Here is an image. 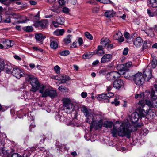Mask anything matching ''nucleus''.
<instances>
[{
    "label": "nucleus",
    "mask_w": 157,
    "mask_h": 157,
    "mask_svg": "<svg viewBox=\"0 0 157 157\" xmlns=\"http://www.w3.org/2000/svg\"><path fill=\"white\" fill-rule=\"evenodd\" d=\"M50 46L51 48L53 49H56L58 46V43L56 41L52 39L50 40Z\"/></svg>",
    "instance_id": "nucleus-26"
},
{
    "label": "nucleus",
    "mask_w": 157,
    "mask_h": 157,
    "mask_svg": "<svg viewBox=\"0 0 157 157\" xmlns=\"http://www.w3.org/2000/svg\"><path fill=\"white\" fill-rule=\"evenodd\" d=\"M56 21L60 25H63L64 24V19L62 17L58 16L56 17Z\"/></svg>",
    "instance_id": "nucleus-34"
},
{
    "label": "nucleus",
    "mask_w": 157,
    "mask_h": 157,
    "mask_svg": "<svg viewBox=\"0 0 157 157\" xmlns=\"http://www.w3.org/2000/svg\"><path fill=\"white\" fill-rule=\"evenodd\" d=\"M70 54V52L69 50H66L60 52V54L61 56H65L68 55Z\"/></svg>",
    "instance_id": "nucleus-45"
},
{
    "label": "nucleus",
    "mask_w": 157,
    "mask_h": 157,
    "mask_svg": "<svg viewBox=\"0 0 157 157\" xmlns=\"http://www.w3.org/2000/svg\"><path fill=\"white\" fill-rule=\"evenodd\" d=\"M142 75L144 78V81H148L152 77L151 70L149 66H148L145 71L143 72Z\"/></svg>",
    "instance_id": "nucleus-10"
},
{
    "label": "nucleus",
    "mask_w": 157,
    "mask_h": 157,
    "mask_svg": "<svg viewBox=\"0 0 157 157\" xmlns=\"http://www.w3.org/2000/svg\"><path fill=\"white\" fill-rule=\"evenodd\" d=\"M42 97L44 98L48 96L50 97L51 98H55L57 96V93L56 90L46 89L43 91L41 93Z\"/></svg>",
    "instance_id": "nucleus-6"
},
{
    "label": "nucleus",
    "mask_w": 157,
    "mask_h": 157,
    "mask_svg": "<svg viewBox=\"0 0 157 157\" xmlns=\"http://www.w3.org/2000/svg\"><path fill=\"white\" fill-rule=\"evenodd\" d=\"M120 74L117 71H111L108 73L106 75V79L109 81H112L120 77Z\"/></svg>",
    "instance_id": "nucleus-8"
},
{
    "label": "nucleus",
    "mask_w": 157,
    "mask_h": 157,
    "mask_svg": "<svg viewBox=\"0 0 157 157\" xmlns=\"http://www.w3.org/2000/svg\"><path fill=\"white\" fill-rule=\"evenodd\" d=\"M150 46V42L145 41L143 43V48L144 49H147Z\"/></svg>",
    "instance_id": "nucleus-44"
},
{
    "label": "nucleus",
    "mask_w": 157,
    "mask_h": 157,
    "mask_svg": "<svg viewBox=\"0 0 157 157\" xmlns=\"http://www.w3.org/2000/svg\"><path fill=\"white\" fill-rule=\"evenodd\" d=\"M81 111L84 113L86 118V121L88 123H91L93 121V118L95 114L92 113L90 109L86 107H83L82 108Z\"/></svg>",
    "instance_id": "nucleus-5"
},
{
    "label": "nucleus",
    "mask_w": 157,
    "mask_h": 157,
    "mask_svg": "<svg viewBox=\"0 0 157 157\" xmlns=\"http://www.w3.org/2000/svg\"><path fill=\"white\" fill-rule=\"evenodd\" d=\"M143 42V40L140 37H138L136 38L133 41V44L136 47H140Z\"/></svg>",
    "instance_id": "nucleus-19"
},
{
    "label": "nucleus",
    "mask_w": 157,
    "mask_h": 157,
    "mask_svg": "<svg viewBox=\"0 0 157 157\" xmlns=\"http://www.w3.org/2000/svg\"><path fill=\"white\" fill-rule=\"evenodd\" d=\"M12 74L13 76L18 78H21L24 75L23 70L18 68H14Z\"/></svg>",
    "instance_id": "nucleus-12"
},
{
    "label": "nucleus",
    "mask_w": 157,
    "mask_h": 157,
    "mask_svg": "<svg viewBox=\"0 0 157 157\" xmlns=\"http://www.w3.org/2000/svg\"><path fill=\"white\" fill-rule=\"evenodd\" d=\"M78 121L76 118L74 119L72 121H70L69 123H66L67 125H71L73 126H78Z\"/></svg>",
    "instance_id": "nucleus-33"
},
{
    "label": "nucleus",
    "mask_w": 157,
    "mask_h": 157,
    "mask_svg": "<svg viewBox=\"0 0 157 157\" xmlns=\"http://www.w3.org/2000/svg\"><path fill=\"white\" fill-rule=\"evenodd\" d=\"M121 124L118 129L116 126H114L113 128L111 130V133L113 137H116L118 135L121 137L125 136L129 138L132 132L136 131L138 128L143 125L142 124L139 123L134 125V128H133V126L131 125L129 122H121Z\"/></svg>",
    "instance_id": "nucleus-1"
},
{
    "label": "nucleus",
    "mask_w": 157,
    "mask_h": 157,
    "mask_svg": "<svg viewBox=\"0 0 157 157\" xmlns=\"http://www.w3.org/2000/svg\"><path fill=\"white\" fill-rule=\"evenodd\" d=\"M86 37L88 39L92 40L93 39V36L91 34L88 32H86L85 33Z\"/></svg>",
    "instance_id": "nucleus-49"
},
{
    "label": "nucleus",
    "mask_w": 157,
    "mask_h": 157,
    "mask_svg": "<svg viewBox=\"0 0 157 157\" xmlns=\"http://www.w3.org/2000/svg\"><path fill=\"white\" fill-rule=\"evenodd\" d=\"M23 30L26 32L30 33L33 31V28L31 26H27L23 28Z\"/></svg>",
    "instance_id": "nucleus-39"
},
{
    "label": "nucleus",
    "mask_w": 157,
    "mask_h": 157,
    "mask_svg": "<svg viewBox=\"0 0 157 157\" xmlns=\"http://www.w3.org/2000/svg\"><path fill=\"white\" fill-rule=\"evenodd\" d=\"M64 30L63 29L57 30L54 32V34L56 36L62 35L64 33Z\"/></svg>",
    "instance_id": "nucleus-35"
},
{
    "label": "nucleus",
    "mask_w": 157,
    "mask_h": 157,
    "mask_svg": "<svg viewBox=\"0 0 157 157\" xmlns=\"http://www.w3.org/2000/svg\"><path fill=\"white\" fill-rule=\"evenodd\" d=\"M114 38L115 40H117L120 42L124 41V38L123 37V35L120 31L117 32L114 36Z\"/></svg>",
    "instance_id": "nucleus-17"
},
{
    "label": "nucleus",
    "mask_w": 157,
    "mask_h": 157,
    "mask_svg": "<svg viewBox=\"0 0 157 157\" xmlns=\"http://www.w3.org/2000/svg\"><path fill=\"white\" fill-rule=\"evenodd\" d=\"M157 65V62L156 60L155 59H154L151 62V66L153 68L156 67Z\"/></svg>",
    "instance_id": "nucleus-48"
},
{
    "label": "nucleus",
    "mask_w": 157,
    "mask_h": 157,
    "mask_svg": "<svg viewBox=\"0 0 157 157\" xmlns=\"http://www.w3.org/2000/svg\"><path fill=\"white\" fill-rule=\"evenodd\" d=\"M55 118L57 121L61 122H65L67 120V119L63 115H60L57 112L56 113Z\"/></svg>",
    "instance_id": "nucleus-18"
},
{
    "label": "nucleus",
    "mask_w": 157,
    "mask_h": 157,
    "mask_svg": "<svg viewBox=\"0 0 157 157\" xmlns=\"http://www.w3.org/2000/svg\"><path fill=\"white\" fill-rule=\"evenodd\" d=\"M0 2L7 6L9 5V1L8 0H0Z\"/></svg>",
    "instance_id": "nucleus-62"
},
{
    "label": "nucleus",
    "mask_w": 157,
    "mask_h": 157,
    "mask_svg": "<svg viewBox=\"0 0 157 157\" xmlns=\"http://www.w3.org/2000/svg\"><path fill=\"white\" fill-rule=\"evenodd\" d=\"M104 47L106 48L108 51H110L113 48V44H105Z\"/></svg>",
    "instance_id": "nucleus-46"
},
{
    "label": "nucleus",
    "mask_w": 157,
    "mask_h": 157,
    "mask_svg": "<svg viewBox=\"0 0 157 157\" xmlns=\"http://www.w3.org/2000/svg\"><path fill=\"white\" fill-rule=\"evenodd\" d=\"M116 12L113 10H108L105 12V16L108 18L113 17L115 15Z\"/></svg>",
    "instance_id": "nucleus-24"
},
{
    "label": "nucleus",
    "mask_w": 157,
    "mask_h": 157,
    "mask_svg": "<svg viewBox=\"0 0 157 157\" xmlns=\"http://www.w3.org/2000/svg\"><path fill=\"white\" fill-rule=\"evenodd\" d=\"M70 77L67 75H63L61 76V83H66L67 81L70 80Z\"/></svg>",
    "instance_id": "nucleus-32"
},
{
    "label": "nucleus",
    "mask_w": 157,
    "mask_h": 157,
    "mask_svg": "<svg viewBox=\"0 0 157 157\" xmlns=\"http://www.w3.org/2000/svg\"><path fill=\"white\" fill-rule=\"evenodd\" d=\"M1 43L3 44L4 48L6 49L11 47L14 44V42L13 41L7 39H3L1 42Z\"/></svg>",
    "instance_id": "nucleus-13"
},
{
    "label": "nucleus",
    "mask_w": 157,
    "mask_h": 157,
    "mask_svg": "<svg viewBox=\"0 0 157 157\" xmlns=\"http://www.w3.org/2000/svg\"><path fill=\"white\" fill-rule=\"evenodd\" d=\"M46 37L45 36H43L41 33H38L36 34L35 35V38L37 41H41L46 38Z\"/></svg>",
    "instance_id": "nucleus-25"
},
{
    "label": "nucleus",
    "mask_w": 157,
    "mask_h": 157,
    "mask_svg": "<svg viewBox=\"0 0 157 157\" xmlns=\"http://www.w3.org/2000/svg\"><path fill=\"white\" fill-rule=\"evenodd\" d=\"M112 67V66L110 65H108L106 67V69H102L100 70L99 71V73L100 75H105L107 71V69H109V68Z\"/></svg>",
    "instance_id": "nucleus-38"
},
{
    "label": "nucleus",
    "mask_w": 157,
    "mask_h": 157,
    "mask_svg": "<svg viewBox=\"0 0 157 157\" xmlns=\"http://www.w3.org/2000/svg\"><path fill=\"white\" fill-rule=\"evenodd\" d=\"M111 41L107 38H102L101 40L100 43L102 45L105 46V44L110 43Z\"/></svg>",
    "instance_id": "nucleus-28"
},
{
    "label": "nucleus",
    "mask_w": 157,
    "mask_h": 157,
    "mask_svg": "<svg viewBox=\"0 0 157 157\" xmlns=\"http://www.w3.org/2000/svg\"><path fill=\"white\" fill-rule=\"evenodd\" d=\"M120 103V101H118L117 99H115L114 100V101H112L111 104H114L116 106L118 105Z\"/></svg>",
    "instance_id": "nucleus-55"
},
{
    "label": "nucleus",
    "mask_w": 157,
    "mask_h": 157,
    "mask_svg": "<svg viewBox=\"0 0 157 157\" xmlns=\"http://www.w3.org/2000/svg\"><path fill=\"white\" fill-rule=\"evenodd\" d=\"M91 56L92 55L90 52L86 53H84L82 56V57L83 59H89L91 57Z\"/></svg>",
    "instance_id": "nucleus-50"
},
{
    "label": "nucleus",
    "mask_w": 157,
    "mask_h": 157,
    "mask_svg": "<svg viewBox=\"0 0 157 157\" xmlns=\"http://www.w3.org/2000/svg\"><path fill=\"white\" fill-rule=\"evenodd\" d=\"M106 94L107 96V97L108 99V98L112 97L114 95V93L112 92H108V93H106Z\"/></svg>",
    "instance_id": "nucleus-58"
},
{
    "label": "nucleus",
    "mask_w": 157,
    "mask_h": 157,
    "mask_svg": "<svg viewBox=\"0 0 157 157\" xmlns=\"http://www.w3.org/2000/svg\"><path fill=\"white\" fill-rule=\"evenodd\" d=\"M123 74L124 75V77H125L127 79L129 80H133L134 75L133 74L132 72L129 71L128 72H125V73L124 72Z\"/></svg>",
    "instance_id": "nucleus-23"
},
{
    "label": "nucleus",
    "mask_w": 157,
    "mask_h": 157,
    "mask_svg": "<svg viewBox=\"0 0 157 157\" xmlns=\"http://www.w3.org/2000/svg\"><path fill=\"white\" fill-rule=\"evenodd\" d=\"M113 123L111 121H106L103 123V126L104 127L107 128H112Z\"/></svg>",
    "instance_id": "nucleus-29"
},
{
    "label": "nucleus",
    "mask_w": 157,
    "mask_h": 157,
    "mask_svg": "<svg viewBox=\"0 0 157 157\" xmlns=\"http://www.w3.org/2000/svg\"><path fill=\"white\" fill-rule=\"evenodd\" d=\"M125 38L127 40L130 39V34L127 32H125L124 34Z\"/></svg>",
    "instance_id": "nucleus-61"
},
{
    "label": "nucleus",
    "mask_w": 157,
    "mask_h": 157,
    "mask_svg": "<svg viewBox=\"0 0 157 157\" xmlns=\"http://www.w3.org/2000/svg\"><path fill=\"white\" fill-rule=\"evenodd\" d=\"M139 105L142 106V108L145 106V105H147L150 108H152V102L148 100H141L139 101Z\"/></svg>",
    "instance_id": "nucleus-16"
},
{
    "label": "nucleus",
    "mask_w": 157,
    "mask_h": 157,
    "mask_svg": "<svg viewBox=\"0 0 157 157\" xmlns=\"http://www.w3.org/2000/svg\"><path fill=\"white\" fill-rule=\"evenodd\" d=\"M144 97V93H141L139 94H136L135 96V98L136 99H143Z\"/></svg>",
    "instance_id": "nucleus-42"
},
{
    "label": "nucleus",
    "mask_w": 157,
    "mask_h": 157,
    "mask_svg": "<svg viewBox=\"0 0 157 157\" xmlns=\"http://www.w3.org/2000/svg\"><path fill=\"white\" fill-rule=\"evenodd\" d=\"M63 101V109L67 113H71L74 109L75 106L68 98H64Z\"/></svg>",
    "instance_id": "nucleus-4"
},
{
    "label": "nucleus",
    "mask_w": 157,
    "mask_h": 157,
    "mask_svg": "<svg viewBox=\"0 0 157 157\" xmlns=\"http://www.w3.org/2000/svg\"><path fill=\"white\" fill-rule=\"evenodd\" d=\"M11 157H22L21 155L19 154L15 153H13Z\"/></svg>",
    "instance_id": "nucleus-64"
},
{
    "label": "nucleus",
    "mask_w": 157,
    "mask_h": 157,
    "mask_svg": "<svg viewBox=\"0 0 157 157\" xmlns=\"http://www.w3.org/2000/svg\"><path fill=\"white\" fill-rule=\"evenodd\" d=\"M128 52V48H125L123 50V54L124 55H127Z\"/></svg>",
    "instance_id": "nucleus-60"
},
{
    "label": "nucleus",
    "mask_w": 157,
    "mask_h": 157,
    "mask_svg": "<svg viewBox=\"0 0 157 157\" xmlns=\"http://www.w3.org/2000/svg\"><path fill=\"white\" fill-rule=\"evenodd\" d=\"M56 148H57V150H60L62 151L66 150L65 146L63 145L59 142H56Z\"/></svg>",
    "instance_id": "nucleus-30"
},
{
    "label": "nucleus",
    "mask_w": 157,
    "mask_h": 157,
    "mask_svg": "<svg viewBox=\"0 0 157 157\" xmlns=\"http://www.w3.org/2000/svg\"><path fill=\"white\" fill-rule=\"evenodd\" d=\"M71 35H68L67 37L64 40V43L66 44H68L71 43Z\"/></svg>",
    "instance_id": "nucleus-40"
},
{
    "label": "nucleus",
    "mask_w": 157,
    "mask_h": 157,
    "mask_svg": "<svg viewBox=\"0 0 157 157\" xmlns=\"http://www.w3.org/2000/svg\"><path fill=\"white\" fill-rule=\"evenodd\" d=\"M35 127V125L31 124H30L29 128V131L31 132H33L34 131L33 130H32V128H34Z\"/></svg>",
    "instance_id": "nucleus-63"
},
{
    "label": "nucleus",
    "mask_w": 157,
    "mask_h": 157,
    "mask_svg": "<svg viewBox=\"0 0 157 157\" xmlns=\"http://www.w3.org/2000/svg\"><path fill=\"white\" fill-rule=\"evenodd\" d=\"M149 111V109H147L146 111L144 109H140L139 110V116L140 118L144 117L147 115L148 114Z\"/></svg>",
    "instance_id": "nucleus-20"
},
{
    "label": "nucleus",
    "mask_w": 157,
    "mask_h": 157,
    "mask_svg": "<svg viewBox=\"0 0 157 157\" xmlns=\"http://www.w3.org/2000/svg\"><path fill=\"white\" fill-rule=\"evenodd\" d=\"M151 99H157V90H151L150 94Z\"/></svg>",
    "instance_id": "nucleus-36"
},
{
    "label": "nucleus",
    "mask_w": 157,
    "mask_h": 157,
    "mask_svg": "<svg viewBox=\"0 0 157 157\" xmlns=\"http://www.w3.org/2000/svg\"><path fill=\"white\" fill-rule=\"evenodd\" d=\"M4 145V141H0V155L2 157H8L9 154L5 149Z\"/></svg>",
    "instance_id": "nucleus-11"
},
{
    "label": "nucleus",
    "mask_w": 157,
    "mask_h": 157,
    "mask_svg": "<svg viewBox=\"0 0 157 157\" xmlns=\"http://www.w3.org/2000/svg\"><path fill=\"white\" fill-rule=\"evenodd\" d=\"M113 55L109 54H104L101 59V62L102 63L110 62L113 58Z\"/></svg>",
    "instance_id": "nucleus-14"
},
{
    "label": "nucleus",
    "mask_w": 157,
    "mask_h": 157,
    "mask_svg": "<svg viewBox=\"0 0 157 157\" xmlns=\"http://www.w3.org/2000/svg\"><path fill=\"white\" fill-rule=\"evenodd\" d=\"M105 53L104 51H97L96 52V54L98 56H101Z\"/></svg>",
    "instance_id": "nucleus-53"
},
{
    "label": "nucleus",
    "mask_w": 157,
    "mask_h": 157,
    "mask_svg": "<svg viewBox=\"0 0 157 157\" xmlns=\"http://www.w3.org/2000/svg\"><path fill=\"white\" fill-rule=\"evenodd\" d=\"M58 89L60 91H62L66 90L67 89V88L65 86L61 85L59 87Z\"/></svg>",
    "instance_id": "nucleus-56"
},
{
    "label": "nucleus",
    "mask_w": 157,
    "mask_h": 157,
    "mask_svg": "<svg viewBox=\"0 0 157 157\" xmlns=\"http://www.w3.org/2000/svg\"><path fill=\"white\" fill-rule=\"evenodd\" d=\"M124 64L127 70H128V68L131 67L132 65V63L131 61H128Z\"/></svg>",
    "instance_id": "nucleus-47"
},
{
    "label": "nucleus",
    "mask_w": 157,
    "mask_h": 157,
    "mask_svg": "<svg viewBox=\"0 0 157 157\" xmlns=\"http://www.w3.org/2000/svg\"><path fill=\"white\" fill-rule=\"evenodd\" d=\"M47 20L46 19L41 21H38L37 24L42 28H45L48 24Z\"/></svg>",
    "instance_id": "nucleus-27"
},
{
    "label": "nucleus",
    "mask_w": 157,
    "mask_h": 157,
    "mask_svg": "<svg viewBox=\"0 0 157 157\" xmlns=\"http://www.w3.org/2000/svg\"><path fill=\"white\" fill-rule=\"evenodd\" d=\"M21 99H24V100L26 101H28L29 102H32L29 104V105H33L34 104V102L33 101V99H28L27 98V95L26 94H24L23 95H21Z\"/></svg>",
    "instance_id": "nucleus-31"
},
{
    "label": "nucleus",
    "mask_w": 157,
    "mask_h": 157,
    "mask_svg": "<svg viewBox=\"0 0 157 157\" xmlns=\"http://www.w3.org/2000/svg\"><path fill=\"white\" fill-rule=\"evenodd\" d=\"M148 5L153 8L157 7V0H147Z\"/></svg>",
    "instance_id": "nucleus-21"
},
{
    "label": "nucleus",
    "mask_w": 157,
    "mask_h": 157,
    "mask_svg": "<svg viewBox=\"0 0 157 157\" xmlns=\"http://www.w3.org/2000/svg\"><path fill=\"white\" fill-rule=\"evenodd\" d=\"M2 62V64L0 65V67H2V71L4 70L6 73L10 74H11L14 68L10 65V64H5L4 61L1 60V62Z\"/></svg>",
    "instance_id": "nucleus-9"
},
{
    "label": "nucleus",
    "mask_w": 157,
    "mask_h": 157,
    "mask_svg": "<svg viewBox=\"0 0 157 157\" xmlns=\"http://www.w3.org/2000/svg\"><path fill=\"white\" fill-rule=\"evenodd\" d=\"M69 9L66 7H64L63 8L62 11L65 13H68L69 12Z\"/></svg>",
    "instance_id": "nucleus-54"
},
{
    "label": "nucleus",
    "mask_w": 157,
    "mask_h": 157,
    "mask_svg": "<svg viewBox=\"0 0 157 157\" xmlns=\"http://www.w3.org/2000/svg\"><path fill=\"white\" fill-rule=\"evenodd\" d=\"M79 46H81L83 44V40L81 37H78L77 39Z\"/></svg>",
    "instance_id": "nucleus-57"
},
{
    "label": "nucleus",
    "mask_w": 157,
    "mask_h": 157,
    "mask_svg": "<svg viewBox=\"0 0 157 157\" xmlns=\"http://www.w3.org/2000/svg\"><path fill=\"white\" fill-rule=\"evenodd\" d=\"M26 79L27 80L30 81L32 86L30 91L35 92L39 90V93H41L46 88V86L40 84L38 79L32 75L27 74L26 76Z\"/></svg>",
    "instance_id": "nucleus-2"
},
{
    "label": "nucleus",
    "mask_w": 157,
    "mask_h": 157,
    "mask_svg": "<svg viewBox=\"0 0 157 157\" xmlns=\"http://www.w3.org/2000/svg\"><path fill=\"white\" fill-rule=\"evenodd\" d=\"M153 108H157V99H151Z\"/></svg>",
    "instance_id": "nucleus-51"
},
{
    "label": "nucleus",
    "mask_w": 157,
    "mask_h": 157,
    "mask_svg": "<svg viewBox=\"0 0 157 157\" xmlns=\"http://www.w3.org/2000/svg\"><path fill=\"white\" fill-rule=\"evenodd\" d=\"M131 117L132 121L135 123L137 122L139 118H140L139 114L136 112L133 113L131 115Z\"/></svg>",
    "instance_id": "nucleus-22"
},
{
    "label": "nucleus",
    "mask_w": 157,
    "mask_h": 157,
    "mask_svg": "<svg viewBox=\"0 0 157 157\" xmlns=\"http://www.w3.org/2000/svg\"><path fill=\"white\" fill-rule=\"evenodd\" d=\"M147 13L149 16L151 17L156 16L155 11H154V12H153L150 10L149 9H147Z\"/></svg>",
    "instance_id": "nucleus-43"
},
{
    "label": "nucleus",
    "mask_w": 157,
    "mask_h": 157,
    "mask_svg": "<svg viewBox=\"0 0 157 157\" xmlns=\"http://www.w3.org/2000/svg\"><path fill=\"white\" fill-rule=\"evenodd\" d=\"M124 82L121 79H118L114 81L113 82V86L116 89H119L123 86Z\"/></svg>",
    "instance_id": "nucleus-15"
},
{
    "label": "nucleus",
    "mask_w": 157,
    "mask_h": 157,
    "mask_svg": "<svg viewBox=\"0 0 157 157\" xmlns=\"http://www.w3.org/2000/svg\"><path fill=\"white\" fill-rule=\"evenodd\" d=\"M87 3H89L90 4L92 5H95L97 4V2L96 0H90L88 1Z\"/></svg>",
    "instance_id": "nucleus-59"
},
{
    "label": "nucleus",
    "mask_w": 157,
    "mask_h": 157,
    "mask_svg": "<svg viewBox=\"0 0 157 157\" xmlns=\"http://www.w3.org/2000/svg\"><path fill=\"white\" fill-rule=\"evenodd\" d=\"M103 116L102 113H96L93 118V121L90 124V130L92 131L93 127H94L95 130H98L101 128L103 126Z\"/></svg>",
    "instance_id": "nucleus-3"
},
{
    "label": "nucleus",
    "mask_w": 157,
    "mask_h": 157,
    "mask_svg": "<svg viewBox=\"0 0 157 157\" xmlns=\"http://www.w3.org/2000/svg\"><path fill=\"white\" fill-rule=\"evenodd\" d=\"M54 69L55 72L57 74H59L60 72V67L58 65H56L54 67Z\"/></svg>",
    "instance_id": "nucleus-52"
},
{
    "label": "nucleus",
    "mask_w": 157,
    "mask_h": 157,
    "mask_svg": "<svg viewBox=\"0 0 157 157\" xmlns=\"http://www.w3.org/2000/svg\"><path fill=\"white\" fill-rule=\"evenodd\" d=\"M141 73H138L134 75L133 80L137 85L140 86L143 84L144 81Z\"/></svg>",
    "instance_id": "nucleus-7"
},
{
    "label": "nucleus",
    "mask_w": 157,
    "mask_h": 157,
    "mask_svg": "<svg viewBox=\"0 0 157 157\" xmlns=\"http://www.w3.org/2000/svg\"><path fill=\"white\" fill-rule=\"evenodd\" d=\"M107 96L106 95V93L103 94H102L99 95L98 97V98L100 100H105L106 99H107Z\"/></svg>",
    "instance_id": "nucleus-41"
},
{
    "label": "nucleus",
    "mask_w": 157,
    "mask_h": 157,
    "mask_svg": "<svg viewBox=\"0 0 157 157\" xmlns=\"http://www.w3.org/2000/svg\"><path fill=\"white\" fill-rule=\"evenodd\" d=\"M117 69L120 71H127L124 64H120L117 66Z\"/></svg>",
    "instance_id": "nucleus-37"
}]
</instances>
